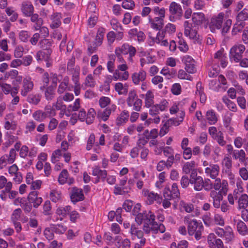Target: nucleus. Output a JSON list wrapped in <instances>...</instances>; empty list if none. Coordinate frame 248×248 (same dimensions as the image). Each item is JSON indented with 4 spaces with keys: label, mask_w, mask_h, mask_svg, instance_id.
Returning a JSON list of instances; mask_svg holds the SVG:
<instances>
[{
    "label": "nucleus",
    "mask_w": 248,
    "mask_h": 248,
    "mask_svg": "<svg viewBox=\"0 0 248 248\" xmlns=\"http://www.w3.org/2000/svg\"><path fill=\"white\" fill-rule=\"evenodd\" d=\"M179 206L181 209L185 210L187 213H190L194 209V205L191 203L186 202L184 201H181Z\"/></svg>",
    "instance_id": "obj_35"
},
{
    "label": "nucleus",
    "mask_w": 248,
    "mask_h": 248,
    "mask_svg": "<svg viewBox=\"0 0 248 248\" xmlns=\"http://www.w3.org/2000/svg\"><path fill=\"white\" fill-rule=\"evenodd\" d=\"M135 6L134 2L131 0H124L122 3V7L125 9H132Z\"/></svg>",
    "instance_id": "obj_54"
},
{
    "label": "nucleus",
    "mask_w": 248,
    "mask_h": 248,
    "mask_svg": "<svg viewBox=\"0 0 248 248\" xmlns=\"http://www.w3.org/2000/svg\"><path fill=\"white\" fill-rule=\"evenodd\" d=\"M139 99L137 93L134 91H131L128 93V97L126 99V103L129 107L133 106V103L136 100Z\"/></svg>",
    "instance_id": "obj_34"
},
{
    "label": "nucleus",
    "mask_w": 248,
    "mask_h": 248,
    "mask_svg": "<svg viewBox=\"0 0 248 248\" xmlns=\"http://www.w3.org/2000/svg\"><path fill=\"white\" fill-rule=\"evenodd\" d=\"M164 37L165 32L164 31L161 32L159 31L157 33L156 37L154 39L153 41L155 43L160 44Z\"/></svg>",
    "instance_id": "obj_64"
},
{
    "label": "nucleus",
    "mask_w": 248,
    "mask_h": 248,
    "mask_svg": "<svg viewBox=\"0 0 248 248\" xmlns=\"http://www.w3.org/2000/svg\"><path fill=\"white\" fill-rule=\"evenodd\" d=\"M85 84L87 86L93 87L95 85V81L92 74L88 75L85 78Z\"/></svg>",
    "instance_id": "obj_46"
},
{
    "label": "nucleus",
    "mask_w": 248,
    "mask_h": 248,
    "mask_svg": "<svg viewBox=\"0 0 248 248\" xmlns=\"http://www.w3.org/2000/svg\"><path fill=\"white\" fill-rule=\"evenodd\" d=\"M129 115L128 111L124 110L121 112L116 120V124L118 126H121L125 124L128 121Z\"/></svg>",
    "instance_id": "obj_19"
},
{
    "label": "nucleus",
    "mask_w": 248,
    "mask_h": 248,
    "mask_svg": "<svg viewBox=\"0 0 248 248\" xmlns=\"http://www.w3.org/2000/svg\"><path fill=\"white\" fill-rule=\"evenodd\" d=\"M239 174L244 180H248V170L246 167H243L239 169Z\"/></svg>",
    "instance_id": "obj_61"
},
{
    "label": "nucleus",
    "mask_w": 248,
    "mask_h": 248,
    "mask_svg": "<svg viewBox=\"0 0 248 248\" xmlns=\"http://www.w3.org/2000/svg\"><path fill=\"white\" fill-rule=\"evenodd\" d=\"M22 11L23 13L27 16H31V15L33 13V6L30 3H23L22 4Z\"/></svg>",
    "instance_id": "obj_26"
},
{
    "label": "nucleus",
    "mask_w": 248,
    "mask_h": 248,
    "mask_svg": "<svg viewBox=\"0 0 248 248\" xmlns=\"http://www.w3.org/2000/svg\"><path fill=\"white\" fill-rule=\"evenodd\" d=\"M129 232L133 239H134L136 237H137L139 239L141 238L143 236V232L141 230H139L135 225H131Z\"/></svg>",
    "instance_id": "obj_28"
},
{
    "label": "nucleus",
    "mask_w": 248,
    "mask_h": 248,
    "mask_svg": "<svg viewBox=\"0 0 248 248\" xmlns=\"http://www.w3.org/2000/svg\"><path fill=\"white\" fill-rule=\"evenodd\" d=\"M206 118L211 124H215L217 120L215 112L213 110H209L206 112Z\"/></svg>",
    "instance_id": "obj_36"
},
{
    "label": "nucleus",
    "mask_w": 248,
    "mask_h": 248,
    "mask_svg": "<svg viewBox=\"0 0 248 248\" xmlns=\"http://www.w3.org/2000/svg\"><path fill=\"white\" fill-rule=\"evenodd\" d=\"M248 18V10L243 9L240 12L236 17V21L239 22H244V21Z\"/></svg>",
    "instance_id": "obj_37"
},
{
    "label": "nucleus",
    "mask_w": 248,
    "mask_h": 248,
    "mask_svg": "<svg viewBox=\"0 0 248 248\" xmlns=\"http://www.w3.org/2000/svg\"><path fill=\"white\" fill-rule=\"evenodd\" d=\"M164 17H155L152 18L149 16V22L150 24L151 27L155 30L160 31L164 25Z\"/></svg>",
    "instance_id": "obj_13"
},
{
    "label": "nucleus",
    "mask_w": 248,
    "mask_h": 248,
    "mask_svg": "<svg viewBox=\"0 0 248 248\" xmlns=\"http://www.w3.org/2000/svg\"><path fill=\"white\" fill-rule=\"evenodd\" d=\"M39 44L43 50H51V42L48 39H44L40 41Z\"/></svg>",
    "instance_id": "obj_47"
},
{
    "label": "nucleus",
    "mask_w": 248,
    "mask_h": 248,
    "mask_svg": "<svg viewBox=\"0 0 248 248\" xmlns=\"http://www.w3.org/2000/svg\"><path fill=\"white\" fill-rule=\"evenodd\" d=\"M226 194H223L222 193H217V191H211L210 194V197L213 200V205L214 207L218 208L220 206V202L223 199V196Z\"/></svg>",
    "instance_id": "obj_17"
},
{
    "label": "nucleus",
    "mask_w": 248,
    "mask_h": 248,
    "mask_svg": "<svg viewBox=\"0 0 248 248\" xmlns=\"http://www.w3.org/2000/svg\"><path fill=\"white\" fill-rule=\"evenodd\" d=\"M70 198L71 201L74 203L83 201L84 199V196L82 190L76 187H73L70 193Z\"/></svg>",
    "instance_id": "obj_12"
},
{
    "label": "nucleus",
    "mask_w": 248,
    "mask_h": 248,
    "mask_svg": "<svg viewBox=\"0 0 248 248\" xmlns=\"http://www.w3.org/2000/svg\"><path fill=\"white\" fill-rule=\"evenodd\" d=\"M175 30L176 27L175 25L171 23H168L165 27L164 31H163L165 32V33L167 32L168 33L171 34L174 33L175 31Z\"/></svg>",
    "instance_id": "obj_56"
},
{
    "label": "nucleus",
    "mask_w": 248,
    "mask_h": 248,
    "mask_svg": "<svg viewBox=\"0 0 248 248\" xmlns=\"http://www.w3.org/2000/svg\"><path fill=\"white\" fill-rule=\"evenodd\" d=\"M195 167V163L194 161H190L186 162L183 167V170L186 174H188L190 171L194 170Z\"/></svg>",
    "instance_id": "obj_38"
},
{
    "label": "nucleus",
    "mask_w": 248,
    "mask_h": 248,
    "mask_svg": "<svg viewBox=\"0 0 248 248\" xmlns=\"http://www.w3.org/2000/svg\"><path fill=\"white\" fill-rule=\"evenodd\" d=\"M182 61L185 64V69L189 73H194L196 71L195 62L194 60L189 55L184 56Z\"/></svg>",
    "instance_id": "obj_11"
},
{
    "label": "nucleus",
    "mask_w": 248,
    "mask_h": 248,
    "mask_svg": "<svg viewBox=\"0 0 248 248\" xmlns=\"http://www.w3.org/2000/svg\"><path fill=\"white\" fill-rule=\"evenodd\" d=\"M224 14L219 13L217 16H213L209 23V28L212 32H214L216 29H219L222 26Z\"/></svg>",
    "instance_id": "obj_10"
},
{
    "label": "nucleus",
    "mask_w": 248,
    "mask_h": 248,
    "mask_svg": "<svg viewBox=\"0 0 248 248\" xmlns=\"http://www.w3.org/2000/svg\"><path fill=\"white\" fill-rule=\"evenodd\" d=\"M22 213V211L21 209L17 208L14 210L12 216V220L13 222H15L19 219L20 217V215Z\"/></svg>",
    "instance_id": "obj_58"
},
{
    "label": "nucleus",
    "mask_w": 248,
    "mask_h": 248,
    "mask_svg": "<svg viewBox=\"0 0 248 248\" xmlns=\"http://www.w3.org/2000/svg\"><path fill=\"white\" fill-rule=\"evenodd\" d=\"M144 195L147 197L148 202L149 204H152L154 201L160 203L162 202L161 197L157 193L153 192H149L148 190H143Z\"/></svg>",
    "instance_id": "obj_16"
},
{
    "label": "nucleus",
    "mask_w": 248,
    "mask_h": 248,
    "mask_svg": "<svg viewBox=\"0 0 248 248\" xmlns=\"http://www.w3.org/2000/svg\"><path fill=\"white\" fill-rule=\"evenodd\" d=\"M171 90L173 94L178 95L181 93V87L179 83H175L172 85Z\"/></svg>",
    "instance_id": "obj_62"
},
{
    "label": "nucleus",
    "mask_w": 248,
    "mask_h": 248,
    "mask_svg": "<svg viewBox=\"0 0 248 248\" xmlns=\"http://www.w3.org/2000/svg\"><path fill=\"white\" fill-rule=\"evenodd\" d=\"M215 232L218 236L223 237L226 243H231L234 237L232 229L230 226H227L224 229L217 228Z\"/></svg>",
    "instance_id": "obj_4"
},
{
    "label": "nucleus",
    "mask_w": 248,
    "mask_h": 248,
    "mask_svg": "<svg viewBox=\"0 0 248 248\" xmlns=\"http://www.w3.org/2000/svg\"><path fill=\"white\" fill-rule=\"evenodd\" d=\"M181 122L180 120L177 118H170L169 119L165 124V126H170L171 125L178 126Z\"/></svg>",
    "instance_id": "obj_55"
},
{
    "label": "nucleus",
    "mask_w": 248,
    "mask_h": 248,
    "mask_svg": "<svg viewBox=\"0 0 248 248\" xmlns=\"http://www.w3.org/2000/svg\"><path fill=\"white\" fill-rule=\"evenodd\" d=\"M214 139L216 140L220 146H224L226 143V141L224 139L223 134L221 131H218L217 135L216 136Z\"/></svg>",
    "instance_id": "obj_45"
},
{
    "label": "nucleus",
    "mask_w": 248,
    "mask_h": 248,
    "mask_svg": "<svg viewBox=\"0 0 248 248\" xmlns=\"http://www.w3.org/2000/svg\"><path fill=\"white\" fill-rule=\"evenodd\" d=\"M62 156V151L60 149L55 150L52 155L51 161L52 163H55L60 161Z\"/></svg>",
    "instance_id": "obj_41"
},
{
    "label": "nucleus",
    "mask_w": 248,
    "mask_h": 248,
    "mask_svg": "<svg viewBox=\"0 0 248 248\" xmlns=\"http://www.w3.org/2000/svg\"><path fill=\"white\" fill-rule=\"evenodd\" d=\"M52 52L51 50H43L39 51L36 54V58L37 61L44 60L47 61L49 60L50 55Z\"/></svg>",
    "instance_id": "obj_23"
},
{
    "label": "nucleus",
    "mask_w": 248,
    "mask_h": 248,
    "mask_svg": "<svg viewBox=\"0 0 248 248\" xmlns=\"http://www.w3.org/2000/svg\"><path fill=\"white\" fill-rule=\"evenodd\" d=\"M62 15L60 13H55L50 17L52 23L50 27L52 29L57 28L61 25Z\"/></svg>",
    "instance_id": "obj_21"
},
{
    "label": "nucleus",
    "mask_w": 248,
    "mask_h": 248,
    "mask_svg": "<svg viewBox=\"0 0 248 248\" xmlns=\"http://www.w3.org/2000/svg\"><path fill=\"white\" fill-rule=\"evenodd\" d=\"M95 114L94 109L91 108L88 113L86 114V122L87 124H92L94 120V115Z\"/></svg>",
    "instance_id": "obj_40"
},
{
    "label": "nucleus",
    "mask_w": 248,
    "mask_h": 248,
    "mask_svg": "<svg viewBox=\"0 0 248 248\" xmlns=\"http://www.w3.org/2000/svg\"><path fill=\"white\" fill-rule=\"evenodd\" d=\"M129 232L133 239H134L136 237H137L139 239L141 238L143 236V232L141 230H139L135 225H131Z\"/></svg>",
    "instance_id": "obj_29"
},
{
    "label": "nucleus",
    "mask_w": 248,
    "mask_h": 248,
    "mask_svg": "<svg viewBox=\"0 0 248 248\" xmlns=\"http://www.w3.org/2000/svg\"><path fill=\"white\" fill-rule=\"evenodd\" d=\"M111 113V108H107L103 110H99L97 113V117L103 121H106L108 120Z\"/></svg>",
    "instance_id": "obj_25"
},
{
    "label": "nucleus",
    "mask_w": 248,
    "mask_h": 248,
    "mask_svg": "<svg viewBox=\"0 0 248 248\" xmlns=\"http://www.w3.org/2000/svg\"><path fill=\"white\" fill-rule=\"evenodd\" d=\"M135 220L139 224L143 222L144 224L152 225L151 229L155 233L158 232L163 233L166 231L165 227L163 224H158L155 221V216L151 211H145L138 214L135 218Z\"/></svg>",
    "instance_id": "obj_1"
},
{
    "label": "nucleus",
    "mask_w": 248,
    "mask_h": 248,
    "mask_svg": "<svg viewBox=\"0 0 248 248\" xmlns=\"http://www.w3.org/2000/svg\"><path fill=\"white\" fill-rule=\"evenodd\" d=\"M68 173L66 170H63V184L64 183H67L70 185L74 182V179L73 178H68Z\"/></svg>",
    "instance_id": "obj_48"
},
{
    "label": "nucleus",
    "mask_w": 248,
    "mask_h": 248,
    "mask_svg": "<svg viewBox=\"0 0 248 248\" xmlns=\"http://www.w3.org/2000/svg\"><path fill=\"white\" fill-rule=\"evenodd\" d=\"M246 157V155L245 151L241 149L240 150H234L232 154V157L234 159H238L239 161L242 163L245 158Z\"/></svg>",
    "instance_id": "obj_27"
},
{
    "label": "nucleus",
    "mask_w": 248,
    "mask_h": 248,
    "mask_svg": "<svg viewBox=\"0 0 248 248\" xmlns=\"http://www.w3.org/2000/svg\"><path fill=\"white\" fill-rule=\"evenodd\" d=\"M164 198L172 199L180 196V191L178 189V185L176 183H173L170 187L167 186L163 192Z\"/></svg>",
    "instance_id": "obj_7"
},
{
    "label": "nucleus",
    "mask_w": 248,
    "mask_h": 248,
    "mask_svg": "<svg viewBox=\"0 0 248 248\" xmlns=\"http://www.w3.org/2000/svg\"><path fill=\"white\" fill-rule=\"evenodd\" d=\"M185 27V35L188 37L190 39H193L194 41H197L199 39V35L198 34L197 31L199 29V27L195 24H192L186 21L184 22Z\"/></svg>",
    "instance_id": "obj_5"
},
{
    "label": "nucleus",
    "mask_w": 248,
    "mask_h": 248,
    "mask_svg": "<svg viewBox=\"0 0 248 248\" xmlns=\"http://www.w3.org/2000/svg\"><path fill=\"white\" fill-rule=\"evenodd\" d=\"M191 184L193 185L194 189L197 191H201L204 186V181L202 177L198 178V179L191 182Z\"/></svg>",
    "instance_id": "obj_31"
},
{
    "label": "nucleus",
    "mask_w": 248,
    "mask_h": 248,
    "mask_svg": "<svg viewBox=\"0 0 248 248\" xmlns=\"http://www.w3.org/2000/svg\"><path fill=\"white\" fill-rule=\"evenodd\" d=\"M110 103V99L108 97L102 96L99 100V104L101 108H104Z\"/></svg>",
    "instance_id": "obj_51"
},
{
    "label": "nucleus",
    "mask_w": 248,
    "mask_h": 248,
    "mask_svg": "<svg viewBox=\"0 0 248 248\" xmlns=\"http://www.w3.org/2000/svg\"><path fill=\"white\" fill-rule=\"evenodd\" d=\"M33 83L32 81L25 78L23 81L22 89L21 91V94L22 95L25 96L27 95L28 93L30 92L33 89Z\"/></svg>",
    "instance_id": "obj_18"
},
{
    "label": "nucleus",
    "mask_w": 248,
    "mask_h": 248,
    "mask_svg": "<svg viewBox=\"0 0 248 248\" xmlns=\"http://www.w3.org/2000/svg\"><path fill=\"white\" fill-rule=\"evenodd\" d=\"M219 171V167L217 164H210L205 169V173L207 176L212 179H216Z\"/></svg>",
    "instance_id": "obj_14"
},
{
    "label": "nucleus",
    "mask_w": 248,
    "mask_h": 248,
    "mask_svg": "<svg viewBox=\"0 0 248 248\" xmlns=\"http://www.w3.org/2000/svg\"><path fill=\"white\" fill-rule=\"evenodd\" d=\"M50 197L53 202H57L61 199V192L56 190H53L50 194Z\"/></svg>",
    "instance_id": "obj_44"
},
{
    "label": "nucleus",
    "mask_w": 248,
    "mask_h": 248,
    "mask_svg": "<svg viewBox=\"0 0 248 248\" xmlns=\"http://www.w3.org/2000/svg\"><path fill=\"white\" fill-rule=\"evenodd\" d=\"M16 154L15 149H11L10 154L9 155H8V162L9 164H12L14 162L16 159Z\"/></svg>",
    "instance_id": "obj_60"
},
{
    "label": "nucleus",
    "mask_w": 248,
    "mask_h": 248,
    "mask_svg": "<svg viewBox=\"0 0 248 248\" xmlns=\"http://www.w3.org/2000/svg\"><path fill=\"white\" fill-rule=\"evenodd\" d=\"M192 19L193 24L199 26V25L202 24L204 20V15L202 13H194L192 15Z\"/></svg>",
    "instance_id": "obj_24"
},
{
    "label": "nucleus",
    "mask_w": 248,
    "mask_h": 248,
    "mask_svg": "<svg viewBox=\"0 0 248 248\" xmlns=\"http://www.w3.org/2000/svg\"><path fill=\"white\" fill-rule=\"evenodd\" d=\"M146 77V73L144 70H140L138 73H134L132 75V78L135 84H139L140 81H144Z\"/></svg>",
    "instance_id": "obj_20"
},
{
    "label": "nucleus",
    "mask_w": 248,
    "mask_h": 248,
    "mask_svg": "<svg viewBox=\"0 0 248 248\" xmlns=\"http://www.w3.org/2000/svg\"><path fill=\"white\" fill-rule=\"evenodd\" d=\"M238 208L239 209H245L248 205V196L246 194H242L238 198Z\"/></svg>",
    "instance_id": "obj_30"
},
{
    "label": "nucleus",
    "mask_w": 248,
    "mask_h": 248,
    "mask_svg": "<svg viewBox=\"0 0 248 248\" xmlns=\"http://www.w3.org/2000/svg\"><path fill=\"white\" fill-rule=\"evenodd\" d=\"M40 101V98L39 95L30 94L27 98V101L34 105H37Z\"/></svg>",
    "instance_id": "obj_50"
},
{
    "label": "nucleus",
    "mask_w": 248,
    "mask_h": 248,
    "mask_svg": "<svg viewBox=\"0 0 248 248\" xmlns=\"http://www.w3.org/2000/svg\"><path fill=\"white\" fill-rule=\"evenodd\" d=\"M189 183L191 184V181L188 179V177L187 176L184 175L182 177L180 181V184L181 186L183 188H186L188 186Z\"/></svg>",
    "instance_id": "obj_57"
},
{
    "label": "nucleus",
    "mask_w": 248,
    "mask_h": 248,
    "mask_svg": "<svg viewBox=\"0 0 248 248\" xmlns=\"http://www.w3.org/2000/svg\"><path fill=\"white\" fill-rule=\"evenodd\" d=\"M154 95L151 91H148L145 94V106L147 108H150L154 103Z\"/></svg>",
    "instance_id": "obj_32"
},
{
    "label": "nucleus",
    "mask_w": 248,
    "mask_h": 248,
    "mask_svg": "<svg viewBox=\"0 0 248 248\" xmlns=\"http://www.w3.org/2000/svg\"><path fill=\"white\" fill-rule=\"evenodd\" d=\"M169 10L171 14L170 20L172 22L180 19L183 16V10L181 6L175 2H172L170 5Z\"/></svg>",
    "instance_id": "obj_6"
},
{
    "label": "nucleus",
    "mask_w": 248,
    "mask_h": 248,
    "mask_svg": "<svg viewBox=\"0 0 248 248\" xmlns=\"http://www.w3.org/2000/svg\"><path fill=\"white\" fill-rule=\"evenodd\" d=\"M115 90L118 92L119 94H126L128 92V86H124L121 82H118L115 85Z\"/></svg>",
    "instance_id": "obj_33"
},
{
    "label": "nucleus",
    "mask_w": 248,
    "mask_h": 248,
    "mask_svg": "<svg viewBox=\"0 0 248 248\" xmlns=\"http://www.w3.org/2000/svg\"><path fill=\"white\" fill-rule=\"evenodd\" d=\"M33 117L35 120L38 122L41 121L45 117L44 113L40 110L35 111L33 114Z\"/></svg>",
    "instance_id": "obj_59"
},
{
    "label": "nucleus",
    "mask_w": 248,
    "mask_h": 248,
    "mask_svg": "<svg viewBox=\"0 0 248 248\" xmlns=\"http://www.w3.org/2000/svg\"><path fill=\"white\" fill-rule=\"evenodd\" d=\"M245 49V46L243 45L234 46L230 50V57L236 62H239L242 58V54Z\"/></svg>",
    "instance_id": "obj_8"
},
{
    "label": "nucleus",
    "mask_w": 248,
    "mask_h": 248,
    "mask_svg": "<svg viewBox=\"0 0 248 248\" xmlns=\"http://www.w3.org/2000/svg\"><path fill=\"white\" fill-rule=\"evenodd\" d=\"M92 174L93 176H97L95 180V183L99 182V180L101 179L102 181H104L107 176V172L106 170H102L98 166H95L93 170Z\"/></svg>",
    "instance_id": "obj_15"
},
{
    "label": "nucleus",
    "mask_w": 248,
    "mask_h": 248,
    "mask_svg": "<svg viewBox=\"0 0 248 248\" xmlns=\"http://www.w3.org/2000/svg\"><path fill=\"white\" fill-rule=\"evenodd\" d=\"M184 222L187 224V233L190 236H194L196 240H199L202 238L203 226L201 222L196 219H190L189 216L184 218Z\"/></svg>",
    "instance_id": "obj_2"
},
{
    "label": "nucleus",
    "mask_w": 248,
    "mask_h": 248,
    "mask_svg": "<svg viewBox=\"0 0 248 248\" xmlns=\"http://www.w3.org/2000/svg\"><path fill=\"white\" fill-rule=\"evenodd\" d=\"M234 221L236 222L237 231L242 235H245L248 234V230L246 224L241 220L234 219Z\"/></svg>",
    "instance_id": "obj_22"
},
{
    "label": "nucleus",
    "mask_w": 248,
    "mask_h": 248,
    "mask_svg": "<svg viewBox=\"0 0 248 248\" xmlns=\"http://www.w3.org/2000/svg\"><path fill=\"white\" fill-rule=\"evenodd\" d=\"M245 25V22H239L236 21L235 24L233 25L232 30V34L233 35L236 34L238 32H240Z\"/></svg>",
    "instance_id": "obj_39"
},
{
    "label": "nucleus",
    "mask_w": 248,
    "mask_h": 248,
    "mask_svg": "<svg viewBox=\"0 0 248 248\" xmlns=\"http://www.w3.org/2000/svg\"><path fill=\"white\" fill-rule=\"evenodd\" d=\"M128 192L127 188H122L121 186H115L114 189V193L115 195H124Z\"/></svg>",
    "instance_id": "obj_53"
},
{
    "label": "nucleus",
    "mask_w": 248,
    "mask_h": 248,
    "mask_svg": "<svg viewBox=\"0 0 248 248\" xmlns=\"http://www.w3.org/2000/svg\"><path fill=\"white\" fill-rule=\"evenodd\" d=\"M168 102L164 100L161 101L159 104L154 105L150 107L149 110V113L150 115L154 117L153 119H150L149 120L152 121L155 124H158L160 121V118L158 115L160 111H163L166 110Z\"/></svg>",
    "instance_id": "obj_3"
},
{
    "label": "nucleus",
    "mask_w": 248,
    "mask_h": 248,
    "mask_svg": "<svg viewBox=\"0 0 248 248\" xmlns=\"http://www.w3.org/2000/svg\"><path fill=\"white\" fill-rule=\"evenodd\" d=\"M31 20L32 22H36V24L37 25L38 27L40 26H42L43 24V19L41 18H39L38 14H33L32 13L31 15Z\"/></svg>",
    "instance_id": "obj_49"
},
{
    "label": "nucleus",
    "mask_w": 248,
    "mask_h": 248,
    "mask_svg": "<svg viewBox=\"0 0 248 248\" xmlns=\"http://www.w3.org/2000/svg\"><path fill=\"white\" fill-rule=\"evenodd\" d=\"M213 182V188L216 190H218L217 193H222L223 194H227L228 191V184L227 181L221 180L220 178H216Z\"/></svg>",
    "instance_id": "obj_9"
},
{
    "label": "nucleus",
    "mask_w": 248,
    "mask_h": 248,
    "mask_svg": "<svg viewBox=\"0 0 248 248\" xmlns=\"http://www.w3.org/2000/svg\"><path fill=\"white\" fill-rule=\"evenodd\" d=\"M222 164L226 167V169H231L232 168V160L230 157H225L222 161Z\"/></svg>",
    "instance_id": "obj_63"
},
{
    "label": "nucleus",
    "mask_w": 248,
    "mask_h": 248,
    "mask_svg": "<svg viewBox=\"0 0 248 248\" xmlns=\"http://www.w3.org/2000/svg\"><path fill=\"white\" fill-rule=\"evenodd\" d=\"M80 68L78 66H75V68L72 69L69 72L73 75V80L74 82H78L79 81V74Z\"/></svg>",
    "instance_id": "obj_43"
},
{
    "label": "nucleus",
    "mask_w": 248,
    "mask_h": 248,
    "mask_svg": "<svg viewBox=\"0 0 248 248\" xmlns=\"http://www.w3.org/2000/svg\"><path fill=\"white\" fill-rule=\"evenodd\" d=\"M43 214L45 215H49L51 214V206L50 202L49 201H46L45 202L43 205Z\"/></svg>",
    "instance_id": "obj_52"
},
{
    "label": "nucleus",
    "mask_w": 248,
    "mask_h": 248,
    "mask_svg": "<svg viewBox=\"0 0 248 248\" xmlns=\"http://www.w3.org/2000/svg\"><path fill=\"white\" fill-rule=\"evenodd\" d=\"M55 88L51 85L46 88L45 91V96L47 100H51L53 97Z\"/></svg>",
    "instance_id": "obj_42"
}]
</instances>
